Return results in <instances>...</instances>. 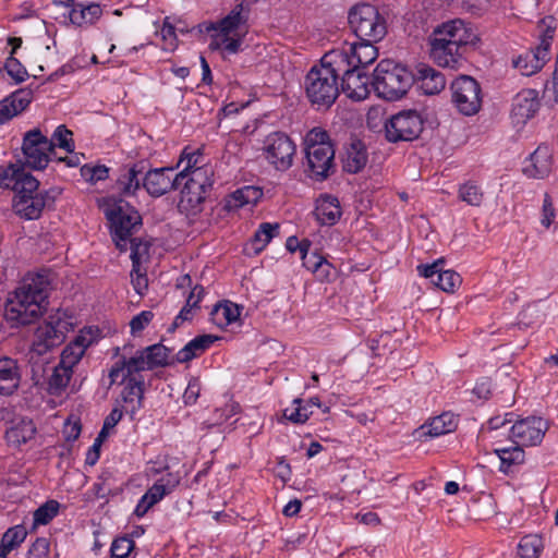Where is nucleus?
Returning a JSON list of instances; mask_svg holds the SVG:
<instances>
[{
  "instance_id": "7ed1b4c3",
  "label": "nucleus",
  "mask_w": 558,
  "mask_h": 558,
  "mask_svg": "<svg viewBox=\"0 0 558 558\" xmlns=\"http://www.w3.org/2000/svg\"><path fill=\"white\" fill-rule=\"evenodd\" d=\"M342 52H326L305 77V92L313 105L330 107L339 95L341 73L348 72Z\"/></svg>"
},
{
  "instance_id": "ea45409f",
  "label": "nucleus",
  "mask_w": 558,
  "mask_h": 558,
  "mask_svg": "<svg viewBox=\"0 0 558 558\" xmlns=\"http://www.w3.org/2000/svg\"><path fill=\"white\" fill-rule=\"evenodd\" d=\"M27 531L23 525H15L5 531L0 543V558L16 549L26 538Z\"/></svg>"
},
{
  "instance_id": "473e14b6",
  "label": "nucleus",
  "mask_w": 558,
  "mask_h": 558,
  "mask_svg": "<svg viewBox=\"0 0 558 558\" xmlns=\"http://www.w3.org/2000/svg\"><path fill=\"white\" fill-rule=\"evenodd\" d=\"M263 194V190L257 186L244 185L226 197L225 208L230 211L246 205H255Z\"/></svg>"
},
{
  "instance_id": "9d476101",
  "label": "nucleus",
  "mask_w": 558,
  "mask_h": 558,
  "mask_svg": "<svg viewBox=\"0 0 558 558\" xmlns=\"http://www.w3.org/2000/svg\"><path fill=\"white\" fill-rule=\"evenodd\" d=\"M450 94L453 108L462 116H475L482 108V87L470 75L456 77L450 84Z\"/></svg>"
},
{
  "instance_id": "cd10ccee",
  "label": "nucleus",
  "mask_w": 558,
  "mask_h": 558,
  "mask_svg": "<svg viewBox=\"0 0 558 558\" xmlns=\"http://www.w3.org/2000/svg\"><path fill=\"white\" fill-rule=\"evenodd\" d=\"M145 162L140 161L131 167L123 168L117 180L118 190L125 196L134 195L143 186Z\"/></svg>"
},
{
  "instance_id": "412c9836",
  "label": "nucleus",
  "mask_w": 558,
  "mask_h": 558,
  "mask_svg": "<svg viewBox=\"0 0 558 558\" xmlns=\"http://www.w3.org/2000/svg\"><path fill=\"white\" fill-rule=\"evenodd\" d=\"M553 169V155L548 146L539 145L524 161L523 174L529 179L547 178Z\"/></svg>"
},
{
  "instance_id": "4c0bfd02",
  "label": "nucleus",
  "mask_w": 558,
  "mask_h": 558,
  "mask_svg": "<svg viewBox=\"0 0 558 558\" xmlns=\"http://www.w3.org/2000/svg\"><path fill=\"white\" fill-rule=\"evenodd\" d=\"M456 426L457 422L454 415L449 412H445L432 418L427 424L423 425L422 430L429 437H439L441 435L451 433Z\"/></svg>"
},
{
  "instance_id": "e433bc0d",
  "label": "nucleus",
  "mask_w": 558,
  "mask_h": 558,
  "mask_svg": "<svg viewBox=\"0 0 558 558\" xmlns=\"http://www.w3.org/2000/svg\"><path fill=\"white\" fill-rule=\"evenodd\" d=\"M36 433V427L33 421L21 418L12 422L10 428L5 433V438L9 445L20 447L31 440Z\"/></svg>"
},
{
  "instance_id": "4be33fe9",
  "label": "nucleus",
  "mask_w": 558,
  "mask_h": 558,
  "mask_svg": "<svg viewBox=\"0 0 558 558\" xmlns=\"http://www.w3.org/2000/svg\"><path fill=\"white\" fill-rule=\"evenodd\" d=\"M149 369L143 350H138L133 356L123 357L112 365L109 371L110 385L118 384L120 377H142L140 373Z\"/></svg>"
},
{
  "instance_id": "bf43d9fd",
  "label": "nucleus",
  "mask_w": 558,
  "mask_h": 558,
  "mask_svg": "<svg viewBox=\"0 0 558 558\" xmlns=\"http://www.w3.org/2000/svg\"><path fill=\"white\" fill-rule=\"evenodd\" d=\"M204 296L205 289L202 286H195L186 299V304L180 310L179 314H190L191 311L201 310L202 307L198 304Z\"/></svg>"
},
{
  "instance_id": "603ef678",
  "label": "nucleus",
  "mask_w": 558,
  "mask_h": 558,
  "mask_svg": "<svg viewBox=\"0 0 558 558\" xmlns=\"http://www.w3.org/2000/svg\"><path fill=\"white\" fill-rule=\"evenodd\" d=\"M53 143V148L56 146L63 148L68 153H73L75 146L73 142V133L65 128V125H59L50 140Z\"/></svg>"
},
{
  "instance_id": "09e8293b",
  "label": "nucleus",
  "mask_w": 558,
  "mask_h": 558,
  "mask_svg": "<svg viewBox=\"0 0 558 558\" xmlns=\"http://www.w3.org/2000/svg\"><path fill=\"white\" fill-rule=\"evenodd\" d=\"M459 199L470 206H480L484 198V193L480 185L474 182H465L460 185L458 191Z\"/></svg>"
},
{
  "instance_id": "4d7b16f0",
  "label": "nucleus",
  "mask_w": 558,
  "mask_h": 558,
  "mask_svg": "<svg viewBox=\"0 0 558 558\" xmlns=\"http://www.w3.org/2000/svg\"><path fill=\"white\" fill-rule=\"evenodd\" d=\"M213 324L223 331L235 333L242 328L243 316H213Z\"/></svg>"
},
{
  "instance_id": "6e6552de",
  "label": "nucleus",
  "mask_w": 558,
  "mask_h": 558,
  "mask_svg": "<svg viewBox=\"0 0 558 558\" xmlns=\"http://www.w3.org/2000/svg\"><path fill=\"white\" fill-rule=\"evenodd\" d=\"M351 29L360 40L380 41L387 33V24L378 10L369 3H357L348 13Z\"/></svg>"
},
{
  "instance_id": "5701e85b",
  "label": "nucleus",
  "mask_w": 558,
  "mask_h": 558,
  "mask_svg": "<svg viewBox=\"0 0 558 558\" xmlns=\"http://www.w3.org/2000/svg\"><path fill=\"white\" fill-rule=\"evenodd\" d=\"M345 63L349 71L340 75L342 92L352 100L366 99L369 94L368 76L352 68L347 60Z\"/></svg>"
},
{
  "instance_id": "6e6d98bb",
  "label": "nucleus",
  "mask_w": 558,
  "mask_h": 558,
  "mask_svg": "<svg viewBox=\"0 0 558 558\" xmlns=\"http://www.w3.org/2000/svg\"><path fill=\"white\" fill-rule=\"evenodd\" d=\"M130 257L134 268L140 267V264L144 257L148 255L149 244L136 238H129Z\"/></svg>"
},
{
  "instance_id": "39448f33",
  "label": "nucleus",
  "mask_w": 558,
  "mask_h": 558,
  "mask_svg": "<svg viewBox=\"0 0 558 558\" xmlns=\"http://www.w3.org/2000/svg\"><path fill=\"white\" fill-rule=\"evenodd\" d=\"M50 280L47 274H27L5 301V314H44Z\"/></svg>"
},
{
  "instance_id": "79ce46f5",
  "label": "nucleus",
  "mask_w": 558,
  "mask_h": 558,
  "mask_svg": "<svg viewBox=\"0 0 558 558\" xmlns=\"http://www.w3.org/2000/svg\"><path fill=\"white\" fill-rule=\"evenodd\" d=\"M543 549V538L537 534L525 535L518 544V555L521 558H538Z\"/></svg>"
},
{
  "instance_id": "864d4df0",
  "label": "nucleus",
  "mask_w": 558,
  "mask_h": 558,
  "mask_svg": "<svg viewBox=\"0 0 558 558\" xmlns=\"http://www.w3.org/2000/svg\"><path fill=\"white\" fill-rule=\"evenodd\" d=\"M3 68L15 84H20L28 77L26 68L15 57L9 56Z\"/></svg>"
},
{
  "instance_id": "5fc2aeb1",
  "label": "nucleus",
  "mask_w": 558,
  "mask_h": 558,
  "mask_svg": "<svg viewBox=\"0 0 558 558\" xmlns=\"http://www.w3.org/2000/svg\"><path fill=\"white\" fill-rule=\"evenodd\" d=\"M135 543L133 538L121 536L113 539L110 546L111 558H126L134 549Z\"/></svg>"
},
{
  "instance_id": "f03ea898",
  "label": "nucleus",
  "mask_w": 558,
  "mask_h": 558,
  "mask_svg": "<svg viewBox=\"0 0 558 558\" xmlns=\"http://www.w3.org/2000/svg\"><path fill=\"white\" fill-rule=\"evenodd\" d=\"M480 37L475 29L462 20H452L438 26L429 37V53L442 68L459 69L465 54L475 49Z\"/></svg>"
},
{
  "instance_id": "338daca9",
  "label": "nucleus",
  "mask_w": 558,
  "mask_h": 558,
  "mask_svg": "<svg viewBox=\"0 0 558 558\" xmlns=\"http://www.w3.org/2000/svg\"><path fill=\"white\" fill-rule=\"evenodd\" d=\"M201 355V352H198L192 342L189 341L182 349L177 352L175 361L179 363H186Z\"/></svg>"
},
{
  "instance_id": "de8ad7c7",
  "label": "nucleus",
  "mask_w": 558,
  "mask_h": 558,
  "mask_svg": "<svg viewBox=\"0 0 558 558\" xmlns=\"http://www.w3.org/2000/svg\"><path fill=\"white\" fill-rule=\"evenodd\" d=\"M60 504L57 500H48L37 508L34 512V525H46L59 513Z\"/></svg>"
},
{
  "instance_id": "f257e3e1",
  "label": "nucleus",
  "mask_w": 558,
  "mask_h": 558,
  "mask_svg": "<svg viewBox=\"0 0 558 558\" xmlns=\"http://www.w3.org/2000/svg\"><path fill=\"white\" fill-rule=\"evenodd\" d=\"M0 187L15 192L14 213L25 220L38 219L44 209L52 206L61 194L59 187L39 191V181L14 163L0 167Z\"/></svg>"
},
{
  "instance_id": "a19ab883",
  "label": "nucleus",
  "mask_w": 558,
  "mask_h": 558,
  "mask_svg": "<svg viewBox=\"0 0 558 558\" xmlns=\"http://www.w3.org/2000/svg\"><path fill=\"white\" fill-rule=\"evenodd\" d=\"M494 452L500 459V471L504 473H507L512 465L524 461V451L515 444L511 447H497Z\"/></svg>"
},
{
  "instance_id": "c756f323",
  "label": "nucleus",
  "mask_w": 558,
  "mask_h": 558,
  "mask_svg": "<svg viewBox=\"0 0 558 558\" xmlns=\"http://www.w3.org/2000/svg\"><path fill=\"white\" fill-rule=\"evenodd\" d=\"M180 480L178 473L166 472L146 490L144 496L155 506L178 487Z\"/></svg>"
},
{
  "instance_id": "774afa93",
  "label": "nucleus",
  "mask_w": 558,
  "mask_h": 558,
  "mask_svg": "<svg viewBox=\"0 0 558 558\" xmlns=\"http://www.w3.org/2000/svg\"><path fill=\"white\" fill-rule=\"evenodd\" d=\"M201 355V352H198L192 342L189 341L182 349L177 352L175 361L179 363H186Z\"/></svg>"
},
{
  "instance_id": "6ab92c4d",
  "label": "nucleus",
  "mask_w": 558,
  "mask_h": 558,
  "mask_svg": "<svg viewBox=\"0 0 558 558\" xmlns=\"http://www.w3.org/2000/svg\"><path fill=\"white\" fill-rule=\"evenodd\" d=\"M444 259H437L432 264H420L416 271L421 277L427 278L430 282L445 292H454L461 284V277L453 270H444Z\"/></svg>"
},
{
  "instance_id": "0e129e2a",
  "label": "nucleus",
  "mask_w": 558,
  "mask_h": 558,
  "mask_svg": "<svg viewBox=\"0 0 558 558\" xmlns=\"http://www.w3.org/2000/svg\"><path fill=\"white\" fill-rule=\"evenodd\" d=\"M122 416V411L118 408H113L111 412L106 416L99 433H105V436L108 438L117 424L121 421Z\"/></svg>"
},
{
  "instance_id": "a211bd4d",
  "label": "nucleus",
  "mask_w": 558,
  "mask_h": 558,
  "mask_svg": "<svg viewBox=\"0 0 558 558\" xmlns=\"http://www.w3.org/2000/svg\"><path fill=\"white\" fill-rule=\"evenodd\" d=\"M174 167L153 168L144 171L143 187L153 197H159L181 186Z\"/></svg>"
},
{
  "instance_id": "f704fd0d",
  "label": "nucleus",
  "mask_w": 558,
  "mask_h": 558,
  "mask_svg": "<svg viewBox=\"0 0 558 558\" xmlns=\"http://www.w3.org/2000/svg\"><path fill=\"white\" fill-rule=\"evenodd\" d=\"M174 168H181L179 172H177V175L182 183L183 180L192 173V171H195L196 169L201 168H211L208 165L204 163V155L202 149L199 148H191L185 147L178 160V163Z\"/></svg>"
},
{
  "instance_id": "2f4dec72",
  "label": "nucleus",
  "mask_w": 558,
  "mask_h": 558,
  "mask_svg": "<svg viewBox=\"0 0 558 558\" xmlns=\"http://www.w3.org/2000/svg\"><path fill=\"white\" fill-rule=\"evenodd\" d=\"M102 14L98 3L76 2L69 12V19L73 25L85 27L97 22Z\"/></svg>"
},
{
  "instance_id": "680f3d73",
  "label": "nucleus",
  "mask_w": 558,
  "mask_h": 558,
  "mask_svg": "<svg viewBox=\"0 0 558 558\" xmlns=\"http://www.w3.org/2000/svg\"><path fill=\"white\" fill-rule=\"evenodd\" d=\"M201 381L196 377H192L189 380L187 387L185 388V391L183 393V401L186 405H192L196 403L199 393H201Z\"/></svg>"
},
{
  "instance_id": "2eb2a0df",
  "label": "nucleus",
  "mask_w": 558,
  "mask_h": 558,
  "mask_svg": "<svg viewBox=\"0 0 558 558\" xmlns=\"http://www.w3.org/2000/svg\"><path fill=\"white\" fill-rule=\"evenodd\" d=\"M213 174L211 168H201L192 171L181 184L182 202H186L191 207L202 204L214 183Z\"/></svg>"
},
{
  "instance_id": "37998d69",
  "label": "nucleus",
  "mask_w": 558,
  "mask_h": 558,
  "mask_svg": "<svg viewBox=\"0 0 558 558\" xmlns=\"http://www.w3.org/2000/svg\"><path fill=\"white\" fill-rule=\"evenodd\" d=\"M73 375V369L68 368L65 365L59 363L48 381L49 391L53 395H60L68 387Z\"/></svg>"
},
{
  "instance_id": "58836bf2",
  "label": "nucleus",
  "mask_w": 558,
  "mask_h": 558,
  "mask_svg": "<svg viewBox=\"0 0 558 558\" xmlns=\"http://www.w3.org/2000/svg\"><path fill=\"white\" fill-rule=\"evenodd\" d=\"M367 162V151L361 142H354L347 150L343 169L349 173H357Z\"/></svg>"
},
{
  "instance_id": "423d86ee",
  "label": "nucleus",
  "mask_w": 558,
  "mask_h": 558,
  "mask_svg": "<svg viewBox=\"0 0 558 558\" xmlns=\"http://www.w3.org/2000/svg\"><path fill=\"white\" fill-rule=\"evenodd\" d=\"M308 175L315 180H324L332 168L335 150L328 133L314 128L304 138Z\"/></svg>"
},
{
  "instance_id": "72a5a7b5",
  "label": "nucleus",
  "mask_w": 558,
  "mask_h": 558,
  "mask_svg": "<svg viewBox=\"0 0 558 558\" xmlns=\"http://www.w3.org/2000/svg\"><path fill=\"white\" fill-rule=\"evenodd\" d=\"M118 383L123 386L121 391L123 402L130 404L132 412L138 410L142 405L144 395L143 377H120Z\"/></svg>"
},
{
  "instance_id": "393cba45",
  "label": "nucleus",
  "mask_w": 558,
  "mask_h": 558,
  "mask_svg": "<svg viewBox=\"0 0 558 558\" xmlns=\"http://www.w3.org/2000/svg\"><path fill=\"white\" fill-rule=\"evenodd\" d=\"M549 59V52L544 47L536 46L513 59V66L525 76H531L543 69Z\"/></svg>"
},
{
  "instance_id": "052dcab7",
  "label": "nucleus",
  "mask_w": 558,
  "mask_h": 558,
  "mask_svg": "<svg viewBox=\"0 0 558 558\" xmlns=\"http://www.w3.org/2000/svg\"><path fill=\"white\" fill-rule=\"evenodd\" d=\"M311 246V242L308 240L299 241L296 236H289L286 242V247L289 252L300 253V257L303 262V266H305L306 259H310L311 254H308V250Z\"/></svg>"
},
{
  "instance_id": "f3484780",
  "label": "nucleus",
  "mask_w": 558,
  "mask_h": 558,
  "mask_svg": "<svg viewBox=\"0 0 558 558\" xmlns=\"http://www.w3.org/2000/svg\"><path fill=\"white\" fill-rule=\"evenodd\" d=\"M101 337L98 327L88 326L80 330L75 338L62 350L60 362L68 368L73 369L82 360L86 350L96 343Z\"/></svg>"
},
{
  "instance_id": "c03bdc74",
  "label": "nucleus",
  "mask_w": 558,
  "mask_h": 558,
  "mask_svg": "<svg viewBox=\"0 0 558 558\" xmlns=\"http://www.w3.org/2000/svg\"><path fill=\"white\" fill-rule=\"evenodd\" d=\"M279 225L264 222L255 231L252 240L253 248L256 253L262 252L267 244L278 234Z\"/></svg>"
},
{
  "instance_id": "9b49d317",
  "label": "nucleus",
  "mask_w": 558,
  "mask_h": 558,
  "mask_svg": "<svg viewBox=\"0 0 558 558\" xmlns=\"http://www.w3.org/2000/svg\"><path fill=\"white\" fill-rule=\"evenodd\" d=\"M265 159L278 171H287L296 151L294 142L283 132H272L263 142Z\"/></svg>"
},
{
  "instance_id": "1a4fd4ad",
  "label": "nucleus",
  "mask_w": 558,
  "mask_h": 558,
  "mask_svg": "<svg viewBox=\"0 0 558 558\" xmlns=\"http://www.w3.org/2000/svg\"><path fill=\"white\" fill-rule=\"evenodd\" d=\"M106 217L110 222L111 235L116 246L121 252H125L129 245V238L132 236L133 231L142 223L138 211L126 202L119 199L108 206Z\"/></svg>"
},
{
  "instance_id": "49530a36",
  "label": "nucleus",
  "mask_w": 558,
  "mask_h": 558,
  "mask_svg": "<svg viewBox=\"0 0 558 558\" xmlns=\"http://www.w3.org/2000/svg\"><path fill=\"white\" fill-rule=\"evenodd\" d=\"M143 352L150 369L168 364L170 350L161 343L149 345Z\"/></svg>"
},
{
  "instance_id": "0eeeda50",
  "label": "nucleus",
  "mask_w": 558,
  "mask_h": 558,
  "mask_svg": "<svg viewBox=\"0 0 558 558\" xmlns=\"http://www.w3.org/2000/svg\"><path fill=\"white\" fill-rule=\"evenodd\" d=\"M411 84L410 73L391 60H381L373 74L372 86L378 97L387 100L401 98Z\"/></svg>"
},
{
  "instance_id": "69168bd1",
  "label": "nucleus",
  "mask_w": 558,
  "mask_h": 558,
  "mask_svg": "<svg viewBox=\"0 0 558 558\" xmlns=\"http://www.w3.org/2000/svg\"><path fill=\"white\" fill-rule=\"evenodd\" d=\"M556 217V214H555V208L553 206V202H551V198L550 196L546 193L545 194V197H544V202H543V207H542V219H541V223L545 227V228H549L554 221Z\"/></svg>"
},
{
  "instance_id": "4468645a",
  "label": "nucleus",
  "mask_w": 558,
  "mask_h": 558,
  "mask_svg": "<svg viewBox=\"0 0 558 558\" xmlns=\"http://www.w3.org/2000/svg\"><path fill=\"white\" fill-rule=\"evenodd\" d=\"M50 320L39 324L35 330L32 351L38 355L47 353L65 339L66 327L60 316H50Z\"/></svg>"
},
{
  "instance_id": "b1692460",
  "label": "nucleus",
  "mask_w": 558,
  "mask_h": 558,
  "mask_svg": "<svg viewBox=\"0 0 558 558\" xmlns=\"http://www.w3.org/2000/svg\"><path fill=\"white\" fill-rule=\"evenodd\" d=\"M33 99V92L29 88H21L0 100V125L26 109Z\"/></svg>"
},
{
  "instance_id": "c85d7f7f",
  "label": "nucleus",
  "mask_w": 558,
  "mask_h": 558,
  "mask_svg": "<svg viewBox=\"0 0 558 558\" xmlns=\"http://www.w3.org/2000/svg\"><path fill=\"white\" fill-rule=\"evenodd\" d=\"M314 214L319 223L326 226L335 225L341 217L338 198L327 194L319 196L316 201Z\"/></svg>"
},
{
  "instance_id": "aec40b11",
  "label": "nucleus",
  "mask_w": 558,
  "mask_h": 558,
  "mask_svg": "<svg viewBox=\"0 0 558 558\" xmlns=\"http://www.w3.org/2000/svg\"><path fill=\"white\" fill-rule=\"evenodd\" d=\"M376 43L377 41L371 40H360L350 44L345 43L340 48L330 50V52H342L350 65L355 70H359L360 68H364L376 60L378 56V50L374 45Z\"/></svg>"
},
{
  "instance_id": "ddd939ff",
  "label": "nucleus",
  "mask_w": 558,
  "mask_h": 558,
  "mask_svg": "<svg viewBox=\"0 0 558 558\" xmlns=\"http://www.w3.org/2000/svg\"><path fill=\"white\" fill-rule=\"evenodd\" d=\"M22 150L27 166L35 170L45 169L49 162L53 143L39 130L34 129L25 133Z\"/></svg>"
},
{
  "instance_id": "c9c22d12",
  "label": "nucleus",
  "mask_w": 558,
  "mask_h": 558,
  "mask_svg": "<svg viewBox=\"0 0 558 558\" xmlns=\"http://www.w3.org/2000/svg\"><path fill=\"white\" fill-rule=\"evenodd\" d=\"M20 384L17 363L10 357L0 359V395L13 393Z\"/></svg>"
},
{
  "instance_id": "a18cd8bd",
  "label": "nucleus",
  "mask_w": 558,
  "mask_h": 558,
  "mask_svg": "<svg viewBox=\"0 0 558 558\" xmlns=\"http://www.w3.org/2000/svg\"><path fill=\"white\" fill-rule=\"evenodd\" d=\"M304 267L320 280H327L333 270V266L324 256L316 253L311 254Z\"/></svg>"
},
{
  "instance_id": "13d9d810",
  "label": "nucleus",
  "mask_w": 558,
  "mask_h": 558,
  "mask_svg": "<svg viewBox=\"0 0 558 558\" xmlns=\"http://www.w3.org/2000/svg\"><path fill=\"white\" fill-rule=\"evenodd\" d=\"M286 420L294 424H304L307 421V413L302 411V399L295 398L290 405L283 410Z\"/></svg>"
},
{
  "instance_id": "8fccbe9b",
  "label": "nucleus",
  "mask_w": 558,
  "mask_h": 558,
  "mask_svg": "<svg viewBox=\"0 0 558 558\" xmlns=\"http://www.w3.org/2000/svg\"><path fill=\"white\" fill-rule=\"evenodd\" d=\"M81 177L88 184H96L109 177V168L105 165L86 163L80 169Z\"/></svg>"
},
{
  "instance_id": "f8f14e48",
  "label": "nucleus",
  "mask_w": 558,
  "mask_h": 558,
  "mask_svg": "<svg viewBox=\"0 0 558 558\" xmlns=\"http://www.w3.org/2000/svg\"><path fill=\"white\" fill-rule=\"evenodd\" d=\"M385 131L391 143L413 141L423 131V119L415 110L400 111L385 122Z\"/></svg>"
},
{
  "instance_id": "3c124183",
  "label": "nucleus",
  "mask_w": 558,
  "mask_h": 558,
  "mask_svg": "<svg viewBox=\"0 0 558 558\" xmlns=\"http://www.w3.org/2000/svg\"><path fill=\"white\" fill-rule=\"evenodd\" d=\"M556 27L557 23L553 16L549 15L543 17L537 24V29L539 33V44L537 46L546 48V50L549 52Z\"/></svg>"
},
{
  "instance_id": "20e7f679",
  "label": "nucleus",
  "mask_w": 558,
  "mask_h": 558,
  "mask_svg": "<svg viewBox=\"0 0 558 558\" xmlns=\"http://www.w3.org/2000/svg\"><path fill=\"white\" fill-rule=\"evenodd\" d=\"M248 9L243 2L234 8L220 21L199 25V32L213 33L209 48L220 51L223 58L241 51L247 33Z\"/></svg>"
},
{
  "instance_id": "dca6fc26",
  "label": "nucleus",
  "mask_w": 558,
  "mask_h": 558,
  "mask_svg": "<svg viewBox=\"0 0 558 558\" xmlns=\"http://www.w3.org/2000/svg\"><path fill=\"white\" fill-rule=\"evenodd\" d=\"M548 423L542 417L530 416L517 421L510 428V438L520 447L537 446L542 442Z\"/></svg>"
},
{
  "instance_id": "bb28decb",
  "label": "nucleus",
  "mask_w": 558,
  "mask_h": 558,
  "mask_svg": "<svg viewBox=\"0 0 558 558\" xmlns=\"http://www.w3.org/2000/svg\"><path fill=\"white\" fill-rule=\"evenodd\" d=\"M416 85L425 95H437L446 87L447 81L445 75L426 64L417 68Z\"/></svg>"
},
{
  "instance_id": "7c9ffc66",
  "label": "nucleus",
  "mask_w": 558,
  "mask_h": 558,
  "mask_svg": "<svg viewBox=\"0 0 558 558\" xmlns=\"http://www.w3.org/2000/svg\"><path fill=\"white\" fill-rule=\"evenodd\" d=\"M180 480L178 473L166 472L146 490L144 496L155 506L178 487Z\"/></svg>"
},
{
  "instance_id": "e2e57ef3",
  "label": "nucleus",
  "mask_w": 558,
  "mask_h": 558,
  "mask_svg": "<svg viewBox=\"0 0 558 558\" xmlns=\"http://www.w3.org/2000/svg\"><path fill=\"white\" fill-rule=\"evenodd\" d=\"M243 310V305L233 303L229 300H222L213 305L210 314H241Z\"/></svg>"
},
{
  "instance_id": "a878e982",
  "label": "nucleus",
  "mask_w": 558,
  "mask_h": 558,
  "mask_svg": "<svg viewBox=\"0 0 558 558\" xmlns=\"http://www.w3.org/2000/svg\"><path fill=\"white\" fill-rule=\"evenodd\" d=\"M539 108L538 93L535 89H523L514 98L512 116L518 123H525L533 118Z\"/></svg>"
}]
</instances>
